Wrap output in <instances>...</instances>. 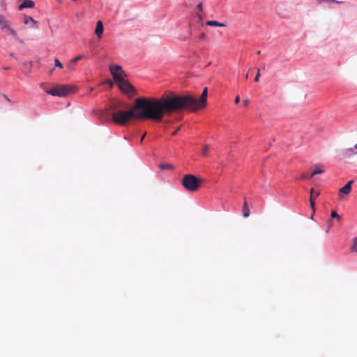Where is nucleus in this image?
Wrapping results in <instances>:
<instances>
[{
	"mask_svg": "<svg viewBox=\"0 0 357 357\" xmlns=\"http://www.w3.org/2000/svg\"><path fill=\"white\" fill-rule=\"evenodd\" d=\"M208 89H203L202 96L196 98L191 95L175 96L167 98L162 103L158 100H148L144 98H137L133 109L121 110L114 112L113 109L109 110L94 109L95 116L102 123L114 122L118 125H124L130 119L144 118L157 121L163 119V109L196 111L206 106Z\"/></svg>",
	"mask_w": 357,
	"mask_h": 357,
	"instance_id": "f257e3e1",
	"label": "nucleus"
},
{
	"mask_svg": "<svg viewBox=\"0 0 357 357\" xmlns=\"http://www.w3.org/2000/svg\"><path fill=\"white\" fill-rule=\"evenodd\" d=\"M77 87L73 85H59L51 89H45V92L52 96L66 97L70 93L76 92Z\"/></svg>",
	"mask_w": 357,
	"mask_h": 357,
	"instance_id": "f03ea898",
	"label": "nucleus"
},
{
	"mask_svg": "<svg viewBox=\"0 0 357 357\" xmlns=\"http://www.w3.org/2000/svg\"><path fill=\"white\" fill-rule=\"evenodd\" d=\"M201 182L199 178L195 175L188 174L183 177L181 184L185 190L194 192L199 189Z\"/></svg>",
	"mask_w": 357,
	"mask_h": 357,
	"instance_id": "7ed1b4c3",
	"label": "nucleus"
},
{
	"mask_svg": "<svg viewBox=\"0 0 357 357\" xmlns=\"http://www.w3.org/2000/svg\"><path fill=\"white\" fill-rule=\"evenodd\" d=\"M189 32L191 37H196L201 29L204 27V20L201 15H195L189 22Z\"/></svg>",
	"mask_w": 357,
	"mask_h": 357,
	"instance_id": "20e7f679",
	"label": "nucleus"
},
{
	"mask_svg": "<svg viewBox=\"0 0 357 357\" xmlns=\"http://www.w3.org/2000/svg\"><path fill=\"white\" fill-rule=\"evenodd\" d=\"M112 75L114 79L118 83L119 88L126 93H130L133 90L132 86L128 80L124 79L119 73H116L112 69Z\"/></svg>",
	"mask_w": 357,
	"mask_h": 357,
	"instance_id": "39448f33",
	"label": "nucleus"
},
{
	"mask_svg": "<svg viewBox=\"0 0 357 357\" xmlns=\"http://www.w3.org/2000/svg\"><path fill=\"white\" fill-rule=\"evenodd\" d=\"M354 183V180H349L347 183L343 185L340 189L339 192L342 195H349L351 191V185Z\"/></svg>",
	"mask_w": 357,
	"mask_h": 357,
	"instance_id": "423d86ee",
	"label": "nucleus"
},
{
	"mask_svg": "<svg viewBox=\"0 0 357 357\" xmlns=\"http://www.w3.org/2000/svg\"><path fill=\"white\" fill-rule=\"evenodd\" d=\"M24 23L26 25H29V23H31V25H30L29 28H37V24L38 23V21L34 20L31 16L24 15Z\"/></svg>",
	"mask_w": 357,
	"mask_h": 357,
	"instance_id": "0eeeda50",
	"label": "nucleus"
},
{
	"mask_svg": "<svg viewBox=\"0 0 357 357\" xmlns=\"http://www.w3.org/2000/svg\"><path fill=\"white\" fill-rule=\"evenodd\" d=\"M104 31V25L101 20H98L96 22V26L95 29V34L100 38L102 36Z\"/></svg>",
	"mask_w": 357,
	"mask_h": 357,
	"instance_id": "6e6552de",
	"label": "nucleus"
},
{
	"mask_svg": "<svg viewBox=\"0 0 357 357\" xmlns=\"http://www.w3.org/2000/svg\"><path fill=\"white\" fill-rule=\"evenodd\" d=\"M206 25L209 26H217V27H223L226 26V24L223 22H218L217 20H208L206 22Z\"/></svg>",
	"mask_w": 357,
	"mask_h": 357,
	"instance_id": "1a4fd4ad",
	"label": "nucleus"
},
{
	"mask_svg": "<svg viewBox=\"0 0 357 357\" xmlns=\"http://www.w3.org/2000/svg\"><path fill=\"white\" fill-rule=\"evenodd\" d=\"M250 209L248 202L245 200L243 206L242 215L243 218H248L250 215Z\"/></svg>",
	"mask_w": 357,
	"mask_h": 357,
	"instance_id": "9d476101",
	"label": "nucleus"
},
{
	"mask_svg": "<svg viewBox=\"0 0 357 357\" xmlns=\"http://www.w3.org/2000/svg\"><path fill=\"white\" fill-rule=\"evenodd\" d=\"M158 167L162 171L167 170V169H169V170L174 169V167L172 164H169V163L162 162V163L159 164Z\"/></svg>",
	"mask_w": 357,
	"mask_h": 357,
	"instance_id": "9b49d317",
	"label": "nucleus"
},
{
	"mask_svg": "<svg viewBox=\"0 0 357 357\" xmlns=\"http://www.w3.org/2000/svg\"><path fill=\"white\" fill-rule=\"evenodd\" d=\"M323 172H324V169H322L321 166L319 165H316L314 167L313 172H311V176H314V175H317V174H321Z\"/></svg>",
	"mask_w": 357,
	"mask_h": 357,
	"instance_id": "f8f14e48",
	"label": "nucleus"
},
{
	"mask_svg": "<svg viewBox=\"0 0 357 357\" xmlns=\"http://www.w3.org/2000/svg\"><path fill=\"white\" fill-rule=\"evenodd\" d=\"M9 33L13 37V38L15 41H17L20 43H24L22 40L19 39L15 29H13V28L10 29V30L9 31Z\"/></svg>",
	"mask_w": 357,
	"mask_h": 357,
	"instance_id": "ddd939ff",
	"label": "nucleus"
},
{
	"mask_svg": "<svg viewBox=\"0 0 357 357\" xmlns=\"http://www.w3.org/2000/svg\"><path fill=\"white\" fill-rule=\"evenodd\" d=\"M85 57V55L84 54H79L77 56H76L75 57L73 58L70 63V64H75L78 61L82 59L83 58Z\"/></svg>",
	"mask_w": 357,
	"mask_h": 357,
	"instance_id": "4468645a",
	"label": "nucleus"
},
{
	"mask_svg": "<svg viewBox=\"0 0 357 357\" xmlns=\"http://www.w3.org/2000/svg\"><path fill=\"white\" fill-rule=\"evenodd\" d=\"M350 250L352 252L357 253V236L354 238L353 243L351 245Z\"/></svg>",
	"mask_w": 357,
	"mask_h": 357,
	"instance_id": "2eb2a0df",
	"label": "nucleus"
},
{
	"mask_svg": "<svg viewBox=\"0 0 357 357\" xmlns=\"http://www.w3.org/2000/svg\"><path fill=\"white\" fill-rule=\"evenodd\" d=\"M314 176H311V172H304L301 175V178L303 180H310Z\"/></svg>",
	"mask_w": 357,
	"mask_h": 357,
	"instance_id": "dca6fc26",
	"label": "nucleus"
},
{
	"mask_svg": "<svg viewBox=\"0 0 357 357\" xmlns=\"http://www.w3.org/2000/svg\"><path fill=\"white\" fill-rule=\"evenodd\" d=\"M112 69L114 70L116 73H118L119 71H122V67L119 65H111L109 66L110 72L112 73Z\"/></svg>",
	"mask_w": 357,
	"mask_h": 357,
	"instance_id": "f3484780",
	"label": "nucleus"
},
{
	"mask_svg": "<svg viewBox=\"0 0 357 357\" xmlns=\"http://www.w3.org/2000/svg\"><path fill=\"white\" fill-rule=\"evenodd\" d=\"M354 153V151L353 149L350 148V149L343 151L342 155V157L350 156L351 155H352Z\"/></svg>",
	"mask_w": 357,
	"mask_h": 357,
	"instance_id": "a211bd4d",
	"label": "nucleus"
},
{
	"mask_svg": "<svg viewBox=\"0 0 357 357\" xmlns=\"http://www.w3.org/2000/svg\"><path fill=\"white\" fill-rule=\"evenodd\" d=\"M310 193L311 196L310 198H313L314 199V198L317 197L320 194L319 191L315 190L313 188L310 189Z\"/></svg>",
	"mask_w": 357,
	"mask_h": 357,
	"instance_id": "6ab92c4d",
	"label": "nucleus"
},
{
	"mask_svg": "<svg viewBox=\"0 0 357 357\" xmlns=\"http://www.w3.org/2000/svg\"><path fill=\"white\" fill-rule=\"evenodd\" d=\"M331 217V219L336 218L337 221H341V216L335 211H332Z\"/></svg>",
	"mask_w": 357,
	"mask_h": 357,
	"instance_id": "aec40b11",
	"label": "nucleus"
},
{
	"mask_svg": "<svg viewBox=\"0 0 357 357\" xmlns=\"http://www.w3.org/2000/svg\"><path fill=\"white\" fill-rule=\"evenodd\" d=\"M54 66L60 69L63 68L62 63L57 58L54 59Z\"/></svg>",
	"mask_w": 357,
	"mask_h": 357,
	"instance_id": "412c9836",
	"label": "nucleus"
},
{
	"mask_svg": "<svg viewBox=\"0 0 357 357\" xmlns=\"http://www.w3.org/2000/svg\"><path fill=\"white\" fill-rule=\"evenodd\" d=\"M310 204L311 209L314 212L315 208H316V203L313 198L310 199Z\"/></svg>",
	"mask_w": 357,
	"mask_h": 357,
	"instance_id": "4be33fe9",
	"label": "nucleus"
},
{
	"mask_svg": "<svg viewBox=\"0 0 357 357\" xmlns=\"http://www.w3.org/2000/svg\"><path fill=\"white\" fill-rule=\"evenodd\" d=\"M10 29H12V27L8 24V22H6L4 24H3L1 28V29L2 31H6V30L10 31Z\"/></svg>",
	"mask_w": 357,
	"mask_h": 357,
	"instance_id": "5701e85b",
	"label": "nucleus"
},
{
	"mask_svg": "<svg viewBox=\"0 0 357 357\" xmlns=\"http://www.w3.org/2000/svg\"><path fill=\"white\" fill-rule=\"evenodd\" d=\"M327 225H328V229H326V233H328V232L329 229H330L331 227H333V219H331H331H328V220H327Z\"/></svg>",
	"mask_w": 357,
	"mask_h": 357,
	"instance_id": "b1692460",
	"label": "nucleus"
},
{
	"mask_svg": "<svg viewBox=\"0 0 357 357\" xmlns=\"http://www.w3.org/2000/svg\"><path fill=\"white\" fill-rule=\"evenodd\" d=\"M199 40H204L206 38V34L204 32H200L197 34V36Z\"/></svg>",
	"mask_w": 357,
	"mask_h": 357,
	"instance_id": "393cba45",
	"label": "nucleus"
},
{
	"mask_svg": "<svg viewBox=\"0 0 357 357\" xmlns=\"http://www.w3.org/2000/svg\"><path fill=\"white\" fill-rule=\"evenodd\" d=\"M6 22H7V20H6L5 16L3 15H0V24L3 25Z\"/></svg>",
	"mask_w": 357,
	"mask_h": 357,
	"instance_id": "a878e982",
	"label": "nucleus"
},
{
	"mask_svg": "<svg viewBox=\"0 0 357 357\" xmlns=\"http://www.w3.org/2000/svg\"><path fill=\"white\" fill-rule=\"evenodd\" d=\"M260 76H261L260 71H259V69H258L257 70V74H256V75H255V77L254 78V81L255 82H257L259 81V79Z\"/></svg>",
	"mask_w": 357,
	"mask_h": 357,
	"instance_id": "bb28decb",
	"label": "nucleus"
},
{
	"mask_svg": "<svg viewBox=\"0 0 357 357\" xmlns=\"http://www.w3.org/2000/svg\"><path fill=\"white\" fill-rule=\"evenodd\" d=\"M202 6H203L202 2H199V3H198V4L197 5V8L199 11H202Z\"/></svg>",
	"mask_w": 357,
	"mask_h": 357,
	"instance_id": "cd10ccee",
	"label": "nucleus"
},
{
	"mask_svg": "<svg viewBox=\"0 0 357 357\" xmlns=\"http://www.w3.org/2000/svg\"><path fill=\"white\" fill-rule=\"evenodd\" d=\"M239 102H240V97L239 96H236L235 98V103L238 104Z\"/></svg>",
	"mask_w": 357,
	"mask_h": 357,
	"instance_id": "c85d7f7f",
	"label": "nucleus"
},
{
	"mask_svg": "<svg viewBox=\"0 0 357 357\" xmlns=\"http://www.w3.org/2000/svg\"><path fill=\"white\" fill-rule=\"evenodd\" d=\"M243 102H244V105H245V106H247V105H248V104H249V100H248V99H245V100H243Z\"/></svg>",
	"mask_w": 357,
	"mask_h": 357,
	"instance_id": "c756f323",
	"label": "nucleus"
},
{
	"mask_svg": "<svg viewBox=\"0 0 357 357\" xmlns=\"http://www.w3.org/2000/svg\"><path fill=\"white\" fill-rule=\"evenodd\" d=\"M54 71V68H52L51 69H50L49 70V75H52L53 73V72Z\"/></svg>",
	"mask_w": 357,
	"mask_h": 357,
	"instance_id": "7c9ffc66",
	"label": "nucleus"
},
{
	"mask_svg": "<svg viewBox=\"0 0 357 357\" xmlns=\"http://www.w3.org/2000/svg\"><path fill=\"white\" fill-rule=\"evenodd\" d=\"M3 98L8 101V102H10V98L6 96V95H3Z\"/></svg>",
	"mask_w": 357,
	"mask_h": 357,
	"instance_id": "2f4dec72",
	"label": "nucleus"
},
{
	"mask_svg": "<svg viewBox=\"0 0 357 357\" xmlns=\"http://www.w3.org/2000/svg\"><path fill=\"white\" fill-rule=\"evenodd\" d=\"M1 4H3V5H5V4H6V3H5V0H2V1H1Z\"/></svg>",
	"mask_w": 357,
	"mask_h": 357,
	"instance_id": "473e14b6",
	"label": "nucleus"
},
{
	"mask_svg": "<svg viewBox=\"0 0 357 357\" xmlns=\"http://www.w3.org/2000/svg\"><path fill=\"white\" fill-rule=\"evenodd\" d=\"M14 55H15V54H14V53H13V52L10 53V56L11 57H14Z\"/></svg>",
	"mask_w": 357,
	"mask_h": 357,
	"instance_id": "72a5a7b5",
	"label": "nucleus"
},
{
	"mask_svg": "<svg viewBox=\"0 0 357 357\" xmlns=\"http://www.w3.org/2000/svg\"><path fill=\"white\" fill-rule=\"evenodd\" d=\"M4 70H8L9 69V67H4L3 68Z\"/></svg>",
	"mask_w": 357,
	"mask_h": 357,
	"instance_id": "f704fd0d",
	"label": "nucleus"
},
{
	"mask_svg": "<svg viewBox=\"0 0 357 357\" xmlns=\"http://www.w3.org/2000/svg\"><path fill=\"white\" fill-rule=\"evenodd\" d=\"M354 149H357V143L354 145Z\"/></svg>",
	"mask_w": 357,
	"mask_h": 357,
	"instance_id": "c9c22d12",
	"label": "nucleus"
},
{
	"mask_svg": "<svg viewBox=\"0 0 357 357\" xmlns=\"http://www.w3.org/2000/svg\"><path fill=\"white\" fill-rule=\"evenodd\" d=\"M310 218H311V219H313V214H312V215H310Z\"/></svg>",
	"mask_w": 357,
	"mask_h": 357,
	"instance_id": "e433bc0d",
	"label": "nucleus"
}]
</instances>
